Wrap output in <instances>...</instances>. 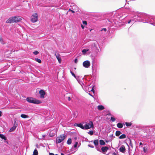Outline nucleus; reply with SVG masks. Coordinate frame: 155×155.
Listing matches in <instances>:
<instances>
[{
    "label": "nucleus",
    "instance_id": "nucleus-12",
    "mask_svg": "<svg viewBox=\"0 0 155 155\" xmlns=\"http://www.w3.org/2000/svg\"><path fill=\"white\" fill-rule=\"evenodd\" d=\"M77 80L78 81V82L79 83V84L83 88V85H84V84L83 83V82L81 81V80L80 79L79 77L78 78H76Z\"/></svg>",
    "mask_w": 155,
    "mask_h": 155
},
{
    "label": "nucleus",
    "instance_id": "nucleus-44",
    "mask_svg": "<svg viewBox=\"0 0 155 155\" xmlns=\"http://www.w3.org/2000/svg\"><path fill=\"white\" fill-rule=\"evenodd\" d=\"M49 155H55L53 153H49Z\"/></svg>",
    "mask_w": 155,
    "mask_h": 155
},
{
    "label": "nucleus",
    "instance_id": "nucleus-29",
    "mask_svg": "<svg viewBox=\"0 0 155 155\" xmlns=\"http://www.w3.org/2000/svg\"><path fill=\"white\" fill-rule=\"evenodd\" d=\"M70 72L72 75L76 79L77 78H78V76H76L74 73H73L71 71H70Z\"/></svg>",
    "mask_w": 155,
    "mask_h": 155
},
{
    "label": "nucleus",
    "instance_id": "nucleus-36",
    "mask_svg": "<svg viewBox=\"0 0 155 155\" xmlns=\"http://www.w3.org/2000/svg\"><path fill=\"white\" fill-rule=\"evenodd\" d=\"M143 150L145 153H146L147 151V148L146 147H144L143 148Z\"/></svg>",
    "mask_w": 155,
    "mask_h": 155
},
{
    "label": "nucleus",
    "instance_id": "nucleus-52",
    "mask_svg": "<svg viewBox=\"0 0 155 155\" xmlns=\"http://www.w3.org/2000/svg\"><path fill=\"white\" fill-rule=\"evenodd\" d=\"M89 94L91 96L93 97V96L92 95H91L90 93H89Z\"/></svg>",
    "mask_w": 155,
    "mask_h": 155
},
{
    "label": "nucleus",
    "instance_id": "nucleus-42",
    "mask_svg": "<svg viewBox=\"0 0 155 155\" xmlns=\"http://www.w3.org/2000/svg\"><path fill=\"white\" fill-rule=\"evenodd\" d=\"M81 27L82 29H84V25H81Z\"/></svg>",
    "mask_w": 155,
    "mask_h": 155
},
{
    "label": "nucleus",
    "instance_id": "nucleus-57",
    "mask_svg": "<svg viewBox=\"0 0 155 155\" xmlns=\"http://www.w3.org/2000/svg\"><path fill=\"white\" fill-rule=\"evenodd\" d=\"M97 151H100V150H98V149H97Z\"/></svg>",
    "mask_w": 155,
    "mask_h": 155
},
{
    "label": "nucleus",
    "instance_id": "nucleus-38",
    "mask_svg": "<svg viewBox=\"0 0 155 155\" xmlns=\"http://www.w3.org/2000/svg\"><path fill=\"white\" fill-rule=\"evenodd\" d=\"M39 53V52L38 51H35L33 52V54L35 55H37Z\"/></svg>",
    "mask_w": 155,
    "mask_h": 155
},
{
    "label": "nucleus",
    "instance_id": "nucleus-17",
    "mask_svg": "<svg viewBox=\"0 0 155 155\" xmlns=\"http://www.w3.org/2000/svg\"><path fill=\"white\" fill-rule=\"evenodd\" d=\"M97 109L99 110H102L104 109V107L102 105H99L97 106Z\"/></svg>",
    "mask_w": 155,
    "mask_h": 155
},
{
    "label": "nucleus",
    "instance_id": "nucleus-25",
    "mask_svg": "<svg viewBox=\"0 0 155 155\" xmlns=\"http://www.w3.org/2000/svg\"><path fill=\"white\" fill-rule=\"evenodd\" d=\"M21 117L23 118H26L28 117V116L27 115L24 114H22L21 115Z\"/></svg>",
    "mask_w": 155,
    "mask_h": 155
},
{
    "label": "nucleus",
    "instance_id": "nucleus-43",
    "mask_svg": "<svg viewBox=\"0 0 155 155\" xmlns=\"http://www.w3.org/2000/svg\"><path fill=\"white\" fill-rule=\"evenodd\" d=\"M109 137L110 138H112L113 137V134H111L109 136Z\"/></svg>",
    "mask_w": 155,
    "mask_h": 155
},
{
    "label": "nucleus",
    "instance_id": "nucleus-11",
    "mask_svg": "<svg viewBox=\"0 0 155 155\" xmlns=\"http://www.w3.org/2000/svg\"><path fill=\"white\" fill-rule=\"evenodd\" d=\"M39 94H40V98H44V95L45 94V93L43 90H41L39 91Z\"/></svg>",
    "mask_w": 155,
    "mask_h": 155
},
{
    "label": "nucleus",
    "instance_id": "nucleus-53",
    "mask_svg": "<svg viewBox=\"0 0 155 155\" xmlns=\"http://www.w3.org/2000/svg\"><path fill=\"white\" fill-rule=\"evenodd\" d=\"M45 137V135H43L42 136V137H43V138H44Z\"/></svg>",
    "mask_w": 155,
    "mask_h": 155
},
{
    "label": "nucleus",
    "instance_id": "nucleus-49",
    "mask_svg": "<svg viewBox=\"0 0 155 155\" xmlns=\"http://www.w3.org/2000/svg\"><path fill=\"white\" fill-rule=\"evenodd\" d=\"M88 146L90 147H94L92 146H91V145H88Z\"/></svg>",
    "mask_w": 155,
    "mask_h": 155
},
{
    "label": "nucleus",
    "instance_id": "nucleus-14",
    "mask_svg": "<svg viewBox=\"0 0 155 155\" xmlns=\"http://www.w3.org/2000/svg\"><path fill=\"white\" fill-rule=\"evenodd\" d=\"M55 56L56 57V58L58 59V62L59 63H61V58L60 57V55L59 54H55Z\"/></svg>",
    "mask_w": 155,
    "mask_h": 155
},
{
    "label": "nucleus",
    "instance_id": "nucleus-28",
    "mask_svg": "<svg viewBox=\"0 0 155 155\" xmlns=\"http://www.w3.org/2000/svg\"><path fill=\"white\" fill-rule=\"evenodd\" d=\"M94 143L95 145H97L98 144V140H96L94 141Z\"/></svg>",
    "mask_w": 155,
    "mask_h": 155
},
{
    "label": "nucleus",
    "instance_id": "nucleus-24",
    "mask_svg": "<svg viewBox=\"0 0 155 155\" xmlns=\"http://www.w3.org/2000/svg\"><path fill=\"white\" fill-rule=\"evenodd\" d=\"M71 138H69L68 140L67 141V144L70 145L71 144Z\"/></svg>",
    "mask_w": 155,
    "mask_h": 155
},
{
    "label": "nucleus",
    "instance_id": "nucleus-40",
    "mask_svg": "<svg viewBox=\"0 0 155 155\" xmlns=\"http://www.w3.org/2000/svg\"><path fill=\"white\" fill-rule=\"evenodd\" d=\"M78 124L75 123L74 124V126L75 127H78Z\"/></svg>",
    "mask_w": 155,
    "mask_h": 155
},
{
    "label": "nucleus",
    "instance_id": "nucleus-37",
    "mask_svg": "<svg viewBox=\"0 0 155 155\" xmlns=\"http://www.w3.org/2000/svg\"><path fill=\"white\" fill-rule=\"evenodd\" d=\"M132 22V23L133 24V22H134V20H133V19H130L129 21L128 22V24H129L130 23V22Z\"/></svg>",
    "mask_w": 155,
    "mask_h": 155
},
{
    "label": "nucleus",
    "instance_id": "nucleus-15",
    "mask_svg": "<svg viewBox=\"0 0 155 155\" xmlns=\"http://www.w3.org/2000/svg\"><path fill=\"white\" fill-rule=\"evenodd\" d=\"M16 123V121H15V125L13 126L11 129H10L9 131L12 132L14 131L16 128V126H15V124Z\"/></svg>",
    "mask_w": 155,
    "mask_h": 155
},
{
    "label": "nucleus",
    "instance_id": "nucleus-54",
    "mask_svg": "<svg viewBox=\"0 0 155 155\" xmlns=\"http://www.w3.org/2000/svg\"><path fill=\"white\" fill-rule=\"evenodd\" d=\"M70 97H68V100L69 101H70Z\"/></svg>",
    "mask_w": 155,
    "mask_h": 155
},
{
    "label": "nucleus",
    "instance_id": "nucleus-19",
    "mask_svg": "<svg viewBox=\"0 0 155 155\" xmlns=\"http://www.w3.org/2000/svg\"><path fill=\"white\" fill-rule=\"evenodd\" d=\"M117 126L119 128H122L123 127V125L122 124L119 123L117 124Z\"/></svg>",
    "mask_w": 155,
    "mask_h": 155
},
{
    "label": "nucleus",
    "instance_id": "nucleus-35",
    "mask_svg": "<svg viewBox=\"0 0 155 155\" xmlns=\"http://www.w3.org/2000/svg\"><path fill=\"white\" fill-rule=\"evenodd\" d=\"M78 142H75V144L74 145V148H76L78 146Z\"/></svg>",
    "mask_w": 155,
    "mask_h": 155
},
{
    "label": "nucleus",
    "instance_id": "nucleus-27",
    "mask_svg": "<svg viewBox=\"0 0 155 155\" xmlns=\"http://www.w3.org/2000/svg\"><path fill=\"white\" fill-rule=\"evenodd\" d=\"M100 143L101 145H104L105 144V143L103 140H100Z\"/></svg>",
    "mask_w": 155,
    "mask_h": 155
},
{
    "label": "nucleus",
    "instance_id": "nucleus-33",
    "mask_svg": "<svg viewBox=\"0 0 155 155\" xmlns=\"http://www.w3.org/2000/svg\"><path fill=\"white\" fill-rule=\"evenodd\" d=\"M88 133L90 134L91 135H92L93 134V131H90L88 132Z\"/></svg>",
    "mask_w": 155,
    "mask_h": 155
},
{
    "label": "nucleus",
    "instance_id": "nucleus-7",
    "mask_svg": "<svg viewBox=\"0 0 155 155\" xmlns=\"http://www.w3.org/2000/svg\"><path fill=\"white\" fill-rule=\"evenodd\" d=\"M38 19V15L37 13H35L31 17V21L34 23L36 22Z\"/></svg>",
    "mask_w": 155,
    "mask_h": 155
},
{
    "label": "nucleus",
    "instance_id": "nucleus-46",
    "mask_svg": "<svg viewBox=\"0 0 155 155\" xmlns=\"http://www.w3.org/2000/svg\"><path fill=\"white\" fill-rule=\"evenodd\" d=\"M130 12H131V13H133L134 12V11H132V10H130Z\"/></svg>",
    "mask_w": 155,
    "mask_h": 155
},
{
    "label": "nucleus",
    "instance_id": "nucleus-6",
    "mask_svg": "<svg viewBox=\"0 0 155 155\" xmlns=\"http://www.w3.org/2000/svg\"><path fill=\"white\" fill-rule=\"evenodd\" d=\"M64 135H61L60 136L57 137L56 138V143H59L62 142L65 139Z\"/></svg>",
    "mask_w": 155,
    "mask_h": 155
},
{
    "label": "nucleus",
    "instance_id": "nucleus-56",
    "mask_svg": "<svg viewBox=\"0 0 155 155\" xmlns=\"http://www.w3.org/2000/svg\"><path fill=\"white\" fill-rule=\"evenodd\" d=\"M71 10L70 9H69V10H68V11H71Z\"/></svg>",
    "mask_w": 155,
    "mask_h": 155
},
{
    "label": "nucleus",
    "instance_id": "nucleus-47",
    "mask_svg": "<svg viewBox=\"0 0 155 155\" xmlns=\"http://www.w3.org/2000/svg\"><path fill=\"white\" fill-rule=\"evenodd\" d=\"M71 12L72 13H74L75 12L74 11L72 10H71Z\"/></svg>",
    "mask_w": 155,
    "mask_h": 155
},
{
    "label": "nucleus",
    "instance_id": "nucleus-5",
    "mask_svg": "<svg viewBox=\"0 0 155 155\" xmlns=\"http://www.w3.org/2000/svg\"><path fill=\"white\" fill-rule=\"evenodd\" d=\"M148 23L150 24L155 26V17H152L149 18L147 16V19Z\"/></svg>",
    "mask_w": 155,
    "mask_h": 155
},
{
    "label": "nucleus",
    "instance_id": "nucleus-10",
    "mask_svg": "<svg viewBox=\"0 0 155 155\" xmlns=\"http://www.w3.org/2000/svg\"><path fill=\"white\" fill-rule=\"evenodd\" d=\"M94 87H93L92 88L89 87L88 86H86L85 88V89L86 91H88L89 92L90 91H92L94 94V90L93 89Z\"/></svg>",
    "mask_w": 155,
    "mask_h": 155
},
{
    "label": "nucleus",
    "instance_id": "nucleus-3",
    "mask_svg": "<svg viewBox=\"0 0 155 155\" xmlns=\"http://www.w3.org/2000/svg\"><path fill=\"white\" fill-rule=\"evenodd\" d=\"M26 101L29 103L35 104H39L41 103V102L40 101L31 97H27Z\"/></svg>",
    "mask_w": 155,
    "mask_h": 155
},
{
    "label": "nucleus",
    "instance_id": "nucleus-58",
    "mask_svg": "<svg viewBox=\"0 0 155 155\" xmlns=\"http://www.w3.org/2000/svg\"><path fill=\"white\" fill-rule=\"evenodd\" d=\"M68 12H67V13H66V14H68Z\"/></svg>",
    "mask_w": 155,
    "mask_h": 155
},
{
    "label": "nucleus",
    "instance_id": "nucleus-51",
    "mask_svg": "<svg viewBox=\"0 0 155 155\" xmlns=\"http://www.w3.org/2000/svg\"><path fill=\"white\" fill-rule=\"evenodd\" d=\"M113 155H117V154L115 153H113Z\"/></svg>",
    "mask_w": 155,
    "mask_h": 155
},
{
    "label": "nucleus",
    "instance_id": "nucleus-21",
    "mask_svg": "<svg viewBox=\"0 0 155 155\" xmlns=\"http://www.w3.org/2000/svg\"><path fill=\"white\" fill-rule=\"evenodd\" d=\"M126 137V136L124 134H123L120 135L119 138L120 139H124Z\"/></svg>",
    "mask_w": 155,
    "mask_h": 155
},
{
    "label": "nucleus",
    "instance_id": "nucleus-16",
    "mask_svg": "<svg viewBox=\"0 0 155 155\" xmlns=\"http://www.w3.org/2000/svg\"><path fill=\"white\" fill-rule=\"evenodd\" d=\"M108 149V147H104L101 148V150L103 152H106Z\"/></svg>",
    "mask_w": 155,
    "mask_h": 155
},
{
    "label": "nucleus",
    "instance_id": "nucleus-2",
    "mask_svg": "<svg viewBox=\"0 0 155 155\" xmlns=\"http://www.w3.org/2000/svg\"><path fill=\"white\" fill-rule=\"evenodd\" d=\"M22 18L19 16H15L9 18L6 21V23H12L14 22H17L20 21Z\"/></svg>",
    "mask_w": 155,
    "mask_h": 155
},
{
    "label": "nucleus",
    "instance_id": "nucleus-13",
    "mask_svg": "<svg viewBox=\"0 0 155 155\" xmlns=\"http://www.w3.org/2000/svg\"><path fill=\"white\" fill-rule=\"evenodd\" d=\"M119 150L120 152L124 153L125 152L126 149L124 145H122Z\"/></svg>",
    "mask_w": 155,
    "mask_h": 155
},
{
    "label": "nucleus",
    "instance_id": "nucleus-18",
    "mask_svg": "<svg viewBox=\"0 0 155 155\" xmlns=\"http://www.w3.org/2000/svg\"><path fill=\"white\" fill-rule=\"evenodd\" d=\"M78 113L77 111H75L74 112L73 114V117L75 118L77 117V116H78Z\"/></svg>",
    "mask_w": 155,
    "mask_h": 155
},
{
    "label": "nucleus",
    "instance_id": "nucleus-45",
    "mask_svg": "<svg viewBox=\"0 0 155 155\" xmlns=\"http://www.w3.org/2000/svg\"><path fill=\"white\" fill-rule=\"evenodd\" d=\"M77 59H75V60H74V62L75 63H77Z\"/></svg>",
    "mask_w": 155,
    "mask_h": 155
},
{
    "label": "nucleus",
    "instance_id": "nucleus-41",
    "mask_svg": "<svg viewBox=\"0 0 155 155\" xmlns=\"http://www.w3.org/2000/svg\"><path fill=\"white\" fill-rule=\"evenodd\" d=\"M101 31H107V29L105 28H103Z\"/></svg>",
    "mask_w": 155,
    "mask_h": 155
},
{
    "label": "nucleus",
    "instance_id": "nucleus-26",
    "mask_svg": "<svg viewBox=\"0 0 155 155\" xmlns=\"http://www.w3.org/2000/svg\"><path fill=\"white\" fill-rule=\"evenodd\" d=\"M38 154L37 150L36 149H35L33 152V155H38Z\"/></svg>",
    "mask_w": 155,
    "mask_h": 155
},
{
    "label": "nucleus",
    "instance_id": "nucleus-48",
    "mask_svg": "<svg viewBox=\"0 0 155 155\" xmlns=\"http://www.w3.org/2000/svg\"><path fill=\"white\" fill-rule=\"evenodd\" d=\"M2 112L1 111H0V117L2 116Z\"/></svg>",
    "mask_w": 155,
    "mask_h": 155
},
{
    "label": "nucleus",
    "instance_id": "nucleus-1",
    "mask_svg": "<svg viewBox=\"0 0 155 155\" xmlns=\"http://www.w3.org/2000/svg\"><path fill=\"white\" fill-rule=\"evenodd\" d=\"M147 15L143 13L136 12L134 14V16L132 18L134 20L133 24L136 21H142L143 23H148L147 20Z\"/></svg>",
    "mask_w": 155,
    "mask_h": 155
},
{
    "label": "nucleus",
    "instance_id": "nucleus-34",
    "mask_svg": "<svg viewBox=\"0 0 155 155\" xmlns=\"http://www.w3.org/2000/svg\"><path fill=\"white\" fill-rule=\"evenodd\" d=\"M110 120H111L112 122H114L115 121V118L111 117L110 118Z\"/></svg>",
    "mask_w": 155,
    "mask_h": 155
},
{
    "label": "nucleus",
    "instance_id": "nucleus-55",
    "mask_svg": "<svg viewBox=\"0 0 155 155\" xmlns=\"http://www.w3.org/2000/svg\"><path fill=\"white\" fill-rule=\"evenodd\" d=\"M61 155H64V154H63V153H61Z\"/></svg>",
    "mask_w": 155,
    "mask_h": 155
},
{
    "label": "nucleus",
    "instance_id": "nucleus-22",
    "mask_svg": "<svg viewBox=\"0 0 155 155\" xmlns=\"http://www.w3.org/2000/svg\"><path fill=\"white\" fill-rule=\"evenodd\" d=\"M121 134V133L120 131H117L116 132V135L117 136H119L120 134Z\"/></svg>",
    "mask_w": 155,
    "mask_h": 155
},
{
    "label": "nucleus",
    "instance_id": "nucleus-9",
    "mask_svg": "<svg viewBox=\"0 0 155 155\" xmlns=\"http://www.w3.org/2000/svg\"><path fill=\"white\" fill-rule=\"evenodd\" d=\"M82 54L84 55H85L87 54H90L91 53L89 49L87 48L83 49L82 50Z\"/></svg>",
    "mask_w": 155,
    "mask_h": 155
},
{
    "label": "nucleus",
    "instance_id": "nucleus-32",
    "mask_svg": "<svg viewBox=\"0 0 155 155\" xmlns=\"http://www.w3.org/2000/svg\"><path fill=\"white\" fill-rule=\"evenodd\" d=\"M35 60L37 62H38L39 63H41V60L38 58H35Z\"/></svg>",
    "mask_w": 155,
    "mask_h": 155
},
{
    "label": "nucleus",
    "instance_id": "nucleus-59",
    "mask_svg": "<svg viewBox=\"0 0 155 155\" xmlns=\"http://www.w3.org/2000/svg\"><path fill=\"white\" fill-rule=\"evenodd\" d=\"M55 155H58V154H55Z\"/></svg>",
    "mask_w": 155,
    "mask_h": 155
},
{
    "label": "nucleus",
    "instance_id": "nucleus-20",
    "mask_svg": "<svg viewBox=\"0 0 155 155\" xmlns=\"http://www.w3.org/2000/svg\"><path fill=\"white\" fill-rule=\"evenodd\" d=\"M0 137L5 140H6L7 139L6 137L2 134H0Z\"/></svg>",
    "mask_w": 155,
    "mask_h": 155
},
{
    "label": "nucleus",
    "instance_id": "nucleus-50",
    "mask_svg": "<svg viewBox=\"0 0 155 155\" xmlns=\"http://www.w3.org/2000/svg\"><path fill=\"white\" fill-rule=\"evenodd\" d=\"M143 144V143H141V142H140V145H142Z\"/></svg>",
    "mask_w": 155,
    "mask_h": 155
},
{
    "label": "nucleus",
    "instance_id": "nucleus-39",
    "mask_svg": "<svg viewBox=\"0 0 155 155\" xmlns=\"http://www.w3.org/2000/svg\"><path fill=\"white\" fill-rule=\"evenodd\" d=\"M83 24L84 25H87V22L86 21H84L83 22Z\"/></svg>",
    "mask_w": 155,
    "mask_h": 155
},
{
    "label": "nucleus",
    "instance_id": "nucleus-8",
    "mask_svg": "<svg viewBox=\"0 0 155 155\" xmlns=\"http://www.w3.org/2000/svg\"><path fill=\"white\" fill-rule=\"evenodd\" d=\"M91 63L90 61L88 60L85 61L83 63V66L85 68H88L90 66Z\"/></svg>",
    "mask_w": 155,
    "mask_h": 155
},
{
    "label": "nucleus",
    "instance_id": "nucleus-31",
    "mask_svg": "<svg viewBox=\"0 0 155 155\" xmlns=\"http://www.w3.org/2000/svg\"><path fill=\"white\" fill-rule=\"evenodd\" d=\"M0 42L2 44H4L5 43H4V42L3 41V40H2V38L1 37H0Z\"/></svg>",
    "mask_w": 155,
    "mask_h": 155
},
{
    "label": "nucleus",
    "instance_id": "nucleus-30",
    "mask_svg": "<svg viewBox=\"0 0 155 155\" xmlns=\"http://www.w3.org/2000/svg\"><path fill=\"white\" fill-rule=\"evenodd\" d=\"M125 124L127 126H130L131 125V124L130 123L126 122Z\"/></svg>",
    "mask_w": 155,
    "mask_h": 155
},
{
    "label": "nucleus",
    "instance_id": "nucleus-4",
    "mask_svg": "<svg viewBox=\"0 0 155 155\" xmlns=\"http://www.w3.org/2000/svg\"><path fill=\"white\" fill-rule=\"evenodd\" d=\"M93 124L92 121H90L89 123H86V124L84 126V130L88 129L91 128H93Z\"/></svg>",
    "mask_w": 155,
    "mask_h": 155
},
{
    "label": "nucleus",
    "instance_id": "nucleus-23",
    "mask_svg": "<svg viewBox=\"0 0 155 155\" xmlns=\"http://www.w3.org/2000/svg\"><path fill=\"white\" fill-rule=\"evenodd\" d=\"M83 124L80 123L78 124V127H80L81 129H84V126L83 125Z\"/></svg>",
    "mask_w": 155,
    "mask_h": 155
}]
</instances>
